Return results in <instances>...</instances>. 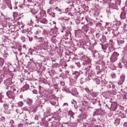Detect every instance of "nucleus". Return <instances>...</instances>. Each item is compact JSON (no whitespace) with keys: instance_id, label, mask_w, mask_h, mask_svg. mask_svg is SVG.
Instances as JSON below:
<instances>
[{"instance_id":"51","label":"nucleus","mask_w":127,"mask_h":127,"mask_svg":"<svg viewBox=\"0 0 127 127\" xmlns=\"http://www.w3.org/2000/svg\"><path fill=\"white\" fill-rule=\"evenodd\" d=\"M14 123V121L13 120L10 121V124H11V125H12V124H13Z\"/></svg>"},{"instance_id":"5","label":"nucleus","mask_w":127,"mask_h":127,"mask_svg":"<svg viewBox=\"0 0 127 127\" xmlns=\"http://www.w3.org/2000/svg\"><path fill=\"white\" fill-rule=\"evenodd\" d=\"M81 60L82 61L86 62V63H87L88 64H90V63H91V60L90 59V58L86 56H82L81 57Z\"/></svg>"},{"instance_id":"17","label":"nucleus","mask_w":127,"mask_h":127,"mask_svg":"<svg viewBox=\"0 0 127 127\" xmlns=\"http://www.w3.org/2000/svg\"><path fill=\"white\" fill-rule=\"evenodd\" d=\"M30 112H33V113H36V107L32 106L31 107H30Z\"/></svg>"},{"instance_id":"22","label":"nucleus","mask_w":127,"mask_h":127,"mask_svg":"<svg viewBox=\"0 0 127 127\" xmlns=\"http://www.w3.org/2000/svg\"><path fill=\"white\" fill-rule=\"evenodd\" d=\"M68 115H69V116H71V118H72V119H74V117H73V116H74V115H75V113L74 112H73V111L70 110L68 112Z\"/></svg>"},{"instance_id":"4","label":"nucleus","mask_w":127,"mask_h":127,"mask_svg":"<svg viewBox=\"0 0 127 127\" xmlns=\"http://www.w3.org/2000/svg\"><path fill=\"white\" fill-rule=\"evenodd\" d=\"M37 23L39 24L41 26H43L44 24H47L48 23V20L46 18H43L37 21Z\"/></svg>"},{"instance_id":"32","label":"nucleus","mask_w":127,"mask_h":127,"mask_svg":"<svg viewBox=\"0 0 127 127\" xmlns=\"http://www.w3.org/2000/svg\"><path fill=\"white\" fill-rule=\"evenodd\" d=\"M78 68H81V64L79 62L75 63Z\"/></svg>"},{"instance_id":"39","label":"nucleus","mask_w":127,"mask_h":127,"mask_svg":"<svg viewBox=\"0 0 127 127\" xmlns=\"http://www.w3.org/2000/svg\"><path fill=\"white\" fill-rule=\"evenodd\" d=\"M23 110L24 111H27V112H30V109L28 108H27L26 107H24L23 108Z\"/></svg>"},{"instance_id":"12","label":"nucleus","mask_w":127,"mask_h":127,"mask_svg":"<svg viewBox=\"0 0 127 127\" xmlns=\"http://www.w3.org/2000/svg\"><path fill=\"white\" fill-rule=\"evenodd\" d=\"M7 90H9L8 91H13V92H15V91H16V89H15V88L11 86H8L6 87Z\"/></svg>"},{"instance_id":"35","label":"nucleus","mask_w":127,"mask_h":127,"mask_svg":"<svg viewBox=\"0 0 127 127\" xmlns=\"http://www.w3.org/2000/svg\"><path fill=\"white\" fill-rule=\"evenodd\" d=\"M51 11H52V8L48 9V13H49V15L51 14Z\"/></svg>"},{"instance_id":"42","label":"nucleus","mask_w":127,"mask_h":127,"mask_svg":"<svg viewBox=\"0 0 127 127\" xmlns=\"http://www.w3.org/2000/svg\"><path fill=\"white\" fill-rule=\"evenodd\" d=\"M86 92H87L88 93V94H89V93H90V89H89V88H85V89Z\"/></svg>"},{"instance_id":"36","label":"nucleus","mask_w":127,"mask_h":127,"mask_svg":"<svg viewBox=\"0 0 127 127\" xmlns=\"http://www.w3.org/2000/svg\"><path fill=\"white\" fill-rule=\"evenodd\" d=\"M21 39L22 41V42H25L26 40H25V37H23V36H22L21 37Z\"/></svg>"},{"instance_id":"56","label":"nucleus","mask_w":127,"mask_h":127,"mask_svg":"<svg viewBox=\"0 0 127 127\" xmlns=\"http://www.w3.org/2000/svg\"><path fill=\"white\" fill-rule=\"evenodd\" d=\"M102 48L104 50H106V49H107V47H106V46L102 47Z\"/></svg>"},{"instance_id":"25","label":"nucleus","mask_w":127,"mask_h":127,"mask_svg":"<svg viewBox=\"0 0 127 127\" xmlns=\"http://www.w3.org/2000/svg\"><path fill=\"white\" fill-rule=\"evenodd\" d=\"M121 121L119 119H117L115 120V121L114 122L115 125H116V126H118V125H120V123Z\"/></svg>"},{"instance_id":"63","label":"nucleus","mask_w":127,"mask_h":127,"mask_svg":"<svg viewBox=\"0 0 127 127\" xmlns=\"http://www.w3.org/2000/svg\"><path fill=\"white\" fill-rule=\"evenodd\" d=\"M52 61L53 62H55V60H54L53 59H52Z\"/></svg>"},{"instance_id":"33","label":"nucleus","mask_w":127,"mask_h":127,"mask_svg":"<svg viewBox=\"0 0 127 127\" xmlns=\"http://www.w3.org/2000/svg\"><path fill=\"white\" fill-rule=\"evenodd\" d=\"M111 77L113 79H116L117 76L116 75V74L113 73L111 74Z\"/></svg>"},{"instance_id":"45","label":"nucleus","mask_w":127,"mask_h":127,"mask_svg":"<svg viewBox=\"0 0 127 127\" xmlns=\"http://www.w3.org/2000/svg\"><path fill=\"white\" fill-rule=\"evenodd\" d=\"M32 92H33V94H37V93H38L37 90H33L32 91Z\"/></svg>"},{"instance_id":"61","label":"nucleus","mask_w":127,"mask_h":127,"mask_svg":"<svg viewBox=\"0 0 127 127\" xmlns=\"http://www.w3.org/2000/svg\"><path fill=\"white\" fill-rule=\"evenodd\" d=\"M85 76H87V75H88V72H86L85 73Z\"/></svg>"},{"instance_id":"47","label":"nucleus","mask_w":127,"mask_h":127,"mask_svg":"<svg viewBox=\"0 0 127 127\" xmlns=\"http://www.w3.org/2000/svg\"><path fill=\"white\" fill-rule=\"evenodd\" d=\"M61 86H64L65 82H64V81H61Z\"/></svg>"},{"instance_id":"26","label":"nucleus","mask_w":127,"mask_h":127,"mask_svg":"<svg viewBox=\"0 0 127 127\" xmlns=\"http://www.w3.org/2000/svg\"><path fill=\"white\" fill-rule=\"evenodd\" d=\"M58 101L57 100H55L54 101H52L51 104L53 105V106H58V104L57 103Z\"/></svg>"},{"instance_id":"24","label":"nucleus","mask_w":127,"mask_h":127,"mask_svg":"<svg viewBox=\"0 0 127 127\" xmlns=\"http://www.w3.org/2000/svg\"><path fill=\"white\" fill-rule=\"evenodd\" d=\"M3 64H4V60L3 59L0 58V66H3Z\"/></svg>"},{"instance_id":"55","label":"nucleus","mask_w":127,"mask_h":127,"mask_svg":"<svg viewBox=\"0 0 127 127\" xmlns=\"http://www.w3.org/2000/svg\"><path fill=\"white\" fill-rule=\"evenodd\" d=\"M112 85V87L113 88H115V87H116V85H115V84H113V83H112V85Z\"/></svg>"},{"instance_id":"50","label":"nucleus","mask_w":127,"mask_h":127,"mask_svg":"<svg viewBox=\"0 0 127 127\" xmlns=\"http://www.w3.org/2000/svg\"><path fill=\"white\" fill-rule=\"evenodd\" d=\"M109 33H108V31H105L104 32V34H105V35H107V34H109Z\"/></svg>"},{"instance_id":"6","label":"nucleus","mask_w":127,"mask_h":127,"mask_svg":"<svg viewBox=\"0 0 127 127\" xmlns=\"http://www.w3.org/2000/svg\"><path fill=\"white\" fill-rule=\"evenodd\" d=\"M14 91H8L6 92V95L9 99H14Z\"/></svg>"},{"instance_id":"2","label":"nucleus","mask_w":127,"mask_h":127,"mask_svg":"<svg viewBox=\"0 0 127 127\" xmlns=\"http://www.w3.org/2000/svg\"><path fill=\"white\" fill-rule=\"evenodd\" d=\"M81 75V73L79 71H75L72 73V78H69V81L70 83H73V84H76L77 83V80L79 76Z\"/></svg>"},{"instance_id":"1","label":"nucleus","mask_w":127,"mask_h":127,"mask_svg":"<svg viewBox=\"0 0 127 127\" xmlns=\"http://www.w3.org/2000/svg\"><path fill=\"white\" fill-rule=\"evenodd\" d=\"M38 42L40 43L39 47L40 48L45 50L44 48H48L49 46H48V41L46 39H44L42 37H40L38 38Z\"/></svg>"},{"instance_id":"43","label":"nucleus","mask_w":127,"mask_h":127,"mask_svg":"<svg viewBox=\"0 0 127 127\" xmlns=\"http://www.w3.org/2000/svg\"><path fill=\"white\" fill-rule=\"evenodd\" d=\"M50 15H52L53 17H55V13L54 12L51 13Z\"/></svg>"},{"instance_id":"29","label":"nucleus","mask_w":127,"mask_h":127,"mask_svg":"<svg viewBox=\"0 0 127 127\" xmlns=\"http://www.w3.org/2000/svg\"><path fill=\"white\" fill-rule=\"evenodd\" d=\"M31 11L33 14H36V13H37V10H35V9H31Z\"/></svg>"},{"instance_id":"41","label":"nucleus","mask_w":127,"mask_h":127,"mask_svg":"<svg viewBox=\"0 0 127 127\" xmlns=\"http://www.w3.org/2000/svg\"><path fill=\"white\" fill-rule=\"evenodd\" d=\"M80 83H81L82 84V83H83L84 82V78H81L80 79Z\"/></svg>"},{"instance_id":"8","label":"nucleus","mask_w":127,"mask_h":127,"mask_svg":"<svg viewBox=\"0 0 127 127\" xmlns=\"http://www.w3.org/2000/svg\"><path fill=\"white\" fill-rule=\"evenodd\" d=\"M126 76L124 75H122L120 76V79L119 80V82H118V85H122L125 82V78Z\"/></svg>"},{"instance_id":"58","label":"nucleus","mask_w":127,"mask_h":127,"mask_svg":"<svg viewBox=\"0 0 127 127\" xmlns=\"http://www.w3.org/2000/svg\"><path fill=\"white\" fill-rule=\"evenodd\" d=\"M107 31H108L109 32H110V31H111V28H109L107 29Z\"/></svg>"},{"instance_id":"57","label":"nucleus","mask_w":127,"mask_h":127,"mask_svg":"<svg viewBox=\"0 0 127 127\" xmlns=\"http://www.w3.org/2000/svg\"><path fill=\"white\" fill-rule=\"evenodd\" d=\"M8 28H10L11 29L12 28V27H13V26H11V25H8Z\"/></svg>"},{"instance_id":"31","label":"nucleus","mask_w":127,"mask_h":127,"mask_svg":"<svg viewBox=\"0 0 127 127\" xmlns=\"http://www.w3.org/2000/svg\"><path fill=\"white\" fill-rule=\"evenodd\" d=\"M18 107H22L23 106V102L20 101L18 103Z\"/></svg>"},{"instance_id":"15","label":"nucleus","mask_w":127,"mask_h":127,"mask_svg":"<svg viewBox=\"0 0 127 127\" xmlns=\"http://www.w3.org/2000/svg\"><path fill=\"white\" fill-rule=\"evenodd\" d=\"M126 12H125V11H123V12H122V13L120 15V17H121V19H125L126 17Z\"/></svg>"},{"instance_id":"49","label":"nucleus","mask_w":127,"mask_h":127,"mask_svg":"<svg viewBox=\"0 0 127 127\" xmlns=\"http://www.w3.org/2000/svg\"><path fill=\"white\" fill-rule=\"evenodd\" d=\"M28 38H29V41H32V40H33V38L32 37L30 38L28 37Z\"/></svg>"},{"instance_id":"20","label":"nucleus","mask_w":127,"mask_h":127,"mask_svg":"<svg viewBox=\"0 0 127 127\" xmlns=\"http://www.w3.org/2000/svg\"><path fill=\"white\" fill-rule=\"evenodd\" d=\"M3 1H4L6 4H7L9 6H11V5L10 4L11 2L10 0H3Z\"/></svg>"},{"instance_id":"59","label":"nucleus","mask_w":127,"mask_h":127,"mask_svg":"<svg viewBox=\"0 0 127 127\" xmlns=\"http://www.w3.org/2000/svg\"><path fill=\"white\" fill-rule=\"evenodd\" d=\"M63 106H68V103H64Z\"/></svg>"},{"instance_id":"53","label":"nucleus","mask_w":127,"mask_h":127,"mask_svg":"<svg viewBox=\"0 0 127 127\" xmlns=\"http://www.w3.org/2000/svg\"><path fill=\"white\" fill-rule=\"evenodd\" d=\"M35 120H36V121H38V116H35Z\"/></svg>"},{"instance_id":"9","label":"nucleus","mask_w":127,"mask_h":127,"mask_svg":"<svg viewBox=\"0 0 127 127\" xmlns=\"http://www.w3.org/2000/svg\"><path fill=\"white\" fill-rule=\"evenodd\" d=\"M108 50H109V51L108 52V54L110 53V52H112V51H114V50H115V48L113 45V43H111V44L109 46Z\"/></svg>"},{"instance_id":"10","label":"nucleus","mask_w":127,"mask_h":127,"mask_svg":"<svg viewBox=\"0 0 127 127\" xmlns=\"http://www.w3.org/2000/svg\"><path fill=\"white\" fill-rule=\"evenodd\" d=\"M118 107V104L116 103H113L111 104V109L113 111H115V110H117V108Z\"/></svg>"},{"instance_id":"37","label":"nucleus","mask_w":127,"mask_h":127,"mask_svg":"<svg viewBox=\"0 0 127 127\" xmlns=\"http://www.w3.org/2000/svg\"><path fill=\"white\" fill-rule=\"evenodd\" d=\"M71 103L72 104V105H74V107H75L76 104H77V102H76V101L72 100L71 101Z\"/></svg>"},{"instance_id":"11","label":"nucleus","mask_w":127,"mask_h":127,"mask_svg":"<svg viewBox=\"0 0 127 127\" xmlns=\"http://www.w3.org/2000/svg\"><path fill=\"white\" fill-rule=\"evenodd\" d=\"M91 102L92 103L93 105H95L97 103H99V100H98V98H91Z\"/></svg>"},{"instance_id":"64","label":"nucleus","mask_w":127,"mask_h":127,"mask_svg":"<svg viewBox=\"0 0 127 127\" xmlns=\"http://www.w3.org/2000/svg\"><path fill=\"white\" fill-rule=\"evenodd\" d=\"M53 23H54V24H56V22L53 21Z\"/></svg>"},{"instance_id":"3","label":"nucleus","mask_w":127,"mask_h":127,"mask_svg":"<svg viewBox=\"0 0 127 127\" xmlns=\"http://www.w3.org/2000/svg\"><path fill=\"white\" fill-rule=\"evenodd\" d=\"M119 56H120V54L117 52H114L110 57V62L113 63H114V62H116V61L118 60Z\"/></svg>"},{"instance_id":"28","label":"nucleus","mask_w":127,"mask_h":127,"mask_svg":"<svg viewBox=\"0 0 127 127\" xmlns=\"http://www.w3.org/2000/svg\"><path fill=\"white\" fill-rule=\"evenodd\" d=\"M55 32L54 31V29H52L51 30V32H50V35H51V36H52V35H54V34H55Z\"/></svg>"},{"instance_id":"27","label":"nucleus","mask_w":127,"mask_h":127,"mask_svg":"<svg viewBox=\"0 0 127 127\" xmlns=\"http://www.w3.org/2000/svg\"><path fill=\"white\" fill-rule=\"evenodd\" d=\"M4 112L7 115H10V114H11L10 109H6L4 110Z\"/></svg>"},{"instance_id":"60","label":"nucleus","mask_w":127,"mask_h":127,"mask_svg":"<svg viewBox=\"0 0 127 127\" xmlns=\"http://www.w3.org/2000/svg\"><path fill=\"white\" fill-rule=\"evenodd\" d=\"M40 31H36V34H38V33H40Z\"/></svg>"},{"instance_id":"46","label":"nucleus","mask_w":127,"mask_h":127,"mask_svg":"<svg viewBox=\"0 0 127 127\" xmlns=\"http://www.w3.org/2000/svg\"><path fill=\"white\" fill-rule=\"evenodd\" d=\"M110 84H108V88H112V84H113V83H112V82H110Z\"/></svg>"},{"instance_id":"34","label":"nucleus","mask_w":127,"mask_h":127,"mask_svg":"<svg viewBox=\"0 0 127 127\" xmlns=\"http://www.w3.org/2000/svg\"><path fill=\"white\" fill-rule=\"evenodd\" d=\"M56 10H57L58 11H59L60 12H61V11H62V10L61 9H60V8H59L58 7H56L55 8Z\"/></svg>"},{"instance_id":"14","label":"nucleus","mask_w":127,"mask_h":127,"mask_svg":"<svg viewBox=\"0 0 127 127\" xmlns=\"http://www.w3.org/2000/svg\"><path fill=\"white\" fill-rule=\"evenodd\" d=\"M40 16L39 17H44V16H46V12L45 10H42L40 12Z\"/></svg>"},{"instance_id":"48","label":"nucleus","mask_w":127,"mask_h":127,"mask_svg":"<svg viewBox=\"0 0 127 127\" xmlns=\"http://www.w3.org/2000/svg\"><path fill=\"white\" fill-rule=\"evenodd\" d=\"M96 37H97V38H99V37H100V34H99V33H96Z\"/></svg>"},{"instance_id":"21","label":"nucleus","mask_w":127,"mask_h":127,"mask_svg":"<svg viewBox=\"0 0 127 127\" xmlns=\"http://www.w3.org/2000/svg\"><path fill=\"white\" fill-rule=\"evenodd\" d=\"M16 112L18 115H21L23 113V110L22 109H16Z\"/></svg>"},{"instance_id":"16","label":"nucleus","mask_w":127,"mask_h":127,"mask_svg":"<svg viewBox=\"0 0 127 127\" xmlns=\"http://www.w3.org/2000/svg\"><path fill=\"white\" fill-rule=\"evenodd\" d=\"M86 71L88 72V74H91L93 71H92V68L91 65H89L86 68Z\"/></svg>"},{"instance_id":"13","label":"nucleus","mask_w":127,"mask_h":127,"mask_svg":"<svg viewBox=\"0 0 127 127\" xmlns=\"http://www.w3.org/2000/svg\"><path fill=\"white\" fill-rule=\"evenodd\" d=\"M27 104L28 106H32V104H33V100L30 98H28L27 99Z\"/></svg>"},{"instance_id":"44","label":"nucleus","mask_w":127,"mask_h":127,"mask_svg":"<svg viewBox=\"0 0 127 127\" xmlns=\"http://www.w3.org/2000/svg\"><path fill=\"white\" fill-rule=\"evenodd\" d=\"M18 127H23V124H19L18 126Z\"/></svg>"},{"instance_id":"54","label":"nucleus","mask_w":127,"mask_h":127,"mask_svg":"<svg viewBox=\"0 0 127 127\" xmlns=\"http://www.w3.org/2000/svg\"><path fill=\"white\" fill-rule=\"evenodd\" d=\"M49 3H50V4H52V3H53V0H50V2H49Z\"/></svg>"},{"instance_id":"7","label":"nucleus","mask_w":127,"mask_h":127,"mask_svg":"<svg viewBox=\"0 0 127 127\" xmlns=\"http://www.w3.org/2000/svg\"><path fill=\"white\" fill-rule=\"evenodd\" d=\"M103 114H104V111H103L102 109H100L94 112L93 117H95V116H99L100 115H102Z\"/></svg>"},{"instance_id":"52","label":"nucleus","mask_w":127,"mask_h":127,"mask_svg":"<svg viewBox=\"0 0 127 127\" xmlns=\"http://www.w3.org/2000/svg\"><path fill=\"white\" fill-rule=\"evenodd\" d=\"M124 127H127V122L124 123Z\"/></svg>"},{"instance_id":"30","label":"nucleus","mask_w":127,"mask_h":127,"mask_svg":"<svg viewBox=\"0 0 127 127\" xmlns=\"http://www.w3.org/2000/svg\"><path fill=\"white\" fill-rule=\"evenodd\" d=\"M121 0H116V3L117 5H121Z\"/></svg>"},{"instance_id":"40","label":"nucleus","mask_w":127,"mask_h":127,"mask_svg":"<svg viewBox=\"0 0 127 127\" xmlns=\"http://www.w3.org/2000/svg\"><path fill=\"white\" fill-rule=\"evenodd\" d=\"M2 99V95L1 94H0V103H2V100H1Z\"/></svg>"},{"instance_id":"18","label":"nucleus","mask_w":127,"mask_h":127,"mask_svg":"<svg viewBox=\"0 0 127 127\" xmlns=\"http://www.w3.org/2000/svg\"><path fill=\"white\" fill-rule=\"evenodd\" d=\"M119 116L121 119H125L126 118V114L122 112H120Z\"/></svg>"},{"instance_id":"38","label":"nucleus","mask_w":127,"mask_h":127,"mask_svg":"<svg viewBox=\"0 0 127 127\" xmlns=\"http://www.w3.org/2000/svg\"><path fill=\"white\" fill-rule=\"evenodd\" d=\"M0 120L1 122H4V121L5 120V118L4 117H1L0 118Z\"/></svg>"},{"instance_id":"23","label":"nucleus","mask_w":127,"mask_h":127,"mask_svg":"<svg viewBox=\"0 0 127 127\" xmlns=\"http://www.w3.org/2000/svg\"><path fill=\"white\" fill-rule=\"evenodd\" d=\"M3 107H4V110H7L9 108V104H7V103L4 104Z\"/></svg>"},{"instance_id":"62","label":"nucleus","mask_w":127,"mask_h":127,"mask_svg":"<svg viewBox=\"0 0 127 127\" xmlns=\"http://www.w3.org/2000/svg\"><path fill=\"white\" fill-rule=\"evenodd\" d=\"M1 34H2V31H0V35H1Z\"/></svg>"},{"instance_id":"19","label":"nucleus","mask_w":127,"mask_h":127,"mask_svg":"<svg viewBox=\"0 0 127 127\" xmlns=\"http://www.w3.org/2000/svg\"><path fill=\"white\" fill-rule=\"evenodd\" d=\"M91 96H92L93 99H96L97 98V96H98V93L95 92H91Z\"/></svg>"}]
</instances>
